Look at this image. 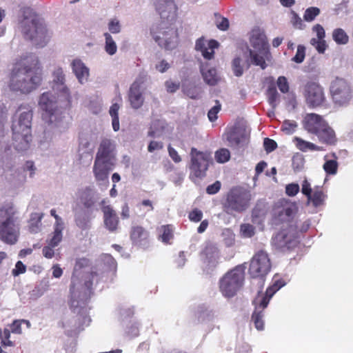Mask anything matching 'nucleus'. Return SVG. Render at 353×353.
Listing matches in <instances>:
<instances>
[{"label": "nucleus", "mask_w": 353, "mask_h": 353, "mask_svg": "<svg viewBox=\"0 0 353 353\" xmlns=\"http://www.w3.org/2000/svg\"><path fill=\"white\" fill-rule=\"evenodd\" d=\"M42 81V68L33 54H26L16 60L12 69L9 87L12 91L28 94Z\"/></svg>", "instance_id": "f257e3e1"}, {"label": "nucleus", "mask_w": 353, "mask_h": 353, "mask_svg": "<svg viewBox=\"0 0 353 353\" xmlns=\"http://www.w3.org/2000/svg\"><path fill=\"white\" fill-rule=\"evenodd\" d=\"M18 30L26 41L48 43L52 36L44 19L28 8L22 11Z\"/></svg>", "instance_id": "f03ea898"}, {"label": "nucleus", "mask_w": 353, "mask_h": 353, "mask_svg": "<svg viewBox=\"0 0 353 353\" xmlns=\"http://www.w3.org/2000/svg\"><path fill=\"white\" fill-rule=\"evenodd\" d=\"M17 112L18 120L12 126L13 145L17 150L23 151L29 148L32 141V108L28 104H21Z\"/></svg>", "instance_id": "7ed1b4c3"}, {"label": "nucleus", "mask_w": 353, "mask_h": 353, "mask_svg": "<svg viewBox=\"0 0 353 353\" xmlns=\"http://www.w3.org/2000/svg\"><path fill=\"white\" fill-rule=\"evenodd\" d=\"M12 203L0 208V240L8 245L15 244L20 234V223Z\"/></svg>", "instance_id": "20e7f679"}, {"label": "nucleus", "mask_w": 353, "mask_h": 353, "mask_svg": "<svg viewBox=\"0 0 353 353\" xmlns=\"http://www.w3.org/2000/svg\"><path fill=\"white\" fill-rule=\"evenodd\" d=\"M245 279V268L237 265L228 272L219 281V288L225 297H233L243 286Z\"/></svg>", "instance_id": "39448f33"}, {"label": "nucleus", "mask_w": 353, "mask_h": 353, "mask_svg": "<svg viewBox=\"0 0 353 353\" xmlns=\"http://www.w3.org/2000/svg\"><path fill=\"white\" fill-rule=\"evenodd\" d=\"M251 194L249 191L241 188H234L228 193L226 199L223 204V210L228 214L233 212H242L250 205Z\"/></svg>", "instance_id": "423d86ee"}, {"label": "nucleus", "mask_w": 353, "mask_h": 353, "mask_svg": "<svg viewBox=\"0 0 353 353\" xmlns=\"http://www.w3.org/2000/svg\"><path fill=\"white\" fill-rule=\"evenodd\" d=\"M271 261L269 256L264 250L256 252L252 256L248 270L252 278L265 277L270 271Z\"/></svg>", "instance_id": "0eeeda50"}, {"label": "nucleus", "mask_w": 353, "mask_h": 353, "mask_svg": "<svg viewBox=\"0 0 353 353\" xmlns=\"http://www.w3.org/2000/svg\"><path fill=\"white\" fill-rule=\"evenodd\" d=\"M190 170L196 178H203L205 176L208 169L210 154L207 152H201L195 148L190 150Z\"/></svg>", "instance_id": "6e6552de"}, {"label": "nucleus", "mask_w": 353, "mask_h": 353, "mask_svg": "<svg viewBox=\"0 0 353 353\" xmlns=\"http://www.w3.org/2000/svg\"><path fill=\"white\" fill-rule=\"evenodd\" d=\"M298 238L297 232L292 226L280 230L272 237V243L280 251L290 250L296 245Z\"/></svg>", "instance_id": "1a4fd4ad"}, {"label": "nucleus", "mask_w": 353, "mask_h": 353, "mask_svg": "<svg viewBox=\"0 0 353 353\" xmlns=\"http://www.w3.org/2000/svg\"><path fill=\"white\" fill-rule=\"evenodd\" d=\"M303 94L306 104L312 108L321 107L326 101L323 87L315 82H308L305 84Z\"/></svg>", "instance_id": "9d476101"}, {"label": "nucleus", "mask_w": 353, "mask_h": 353, "mask_svg": "<svg viewBox=\"0 0 353 353\" xmlns=\"http://www.w3.org/2000/svg\"><path fill=\"white\" fill-rule=\"evenodd\" d=\"M330 92L334 103L340 105L347 103L352 97L348 83L342 79H336L332 83Z\"/></svg>", "instance_id": "9b49d317"}, {"label": "nucleus", "mask_w": 353, "mask_h": 353, "mask_svg": "<svg viewBox=\"0 0 353 353\" xmlns=\"http://www.w3.org/2000/svg\"><path fill=\"white\" fill-rule=\"evenodd\" d=\"M155 8L163 22L172 24L176 21L178 7L174 0H157Z\"/></svg>", "instance_id": "f8f14e48"}, {"label": "nucleus", "mask_w": 353, "mask_h": 353, "mask_svg": "<svg viewBox=\"0 0 353 353\" xmlns=\"http://www.w3.org/2000/svg\"><path fill=\"white\" fill-rule=\"evenodd\" d=\"M252 48H249L248 46H245V50L243 48H241V50L244 52L245 55H249L253 65L265 69L267 66L265 59H268L269 54L268 46H252Z\"/></svg>", "instance_id": "ddd939ff"}, {"label": "nucleus", "mask_w": 353, "mask_h": 353, "mask_svg": "<svg viewBox=\"0 0 353 353\" xmlns=\"http://www.w3.org/2000/svg\"><path fill=\"white\" fill-rule=\"evenodd\" d=\"M52 89L59 92L68 104L71 101V95L69 88L65 85V74L62 68L57 67L52 72Z\"/></svg>", "instance_id": "4468645a"}, {"label": "nucleus", "mask_w": 353, "mask_h": 353, "mask_svg": "<svg viewBox=\"0 0 353 353\" xmlns=\"http://www.w3.org/2000/svg\"><path fill=\"white\" fill-rule=\"evenodd\" d=\"M39 105L44 112L42 114L43 118L49 123H52V117L57 110L54 97L50 92L43 93L40 97Z\"/></svg>", "instance_id": "2eb2a0df"}, {"label": "nucleus", "mask_w": 353, "mask_h": 353, "mask_svg": "<svg viewBox=\"0 0 353 353\" xmlns=\"http://www.w3.org/2000/svg\"><path fill=\"white\" fill-rule=\"evenodd\" d=\"M200 256L208 268H215L219 263L220 252L215 244L208 242L201 252Z\"/></svg>", "instance_id": "dca6fc26"}, {"label": "nucleus", "mask_w": 353, "mask_h": 353, "mask_svg": "<svg viewBox=\"0 0 353 353\" xmlns=\"http://www.w3.org/2000/svg\"><path fill=\"white\" fill-rule=\"evenodd\" d=\"M130 237L132 244L137 247L145 249L150 245V233L142 226H132L130 230Z\"/></svg>", "instance_id": "f3484780"}, {"label": "nucleus", "mask_w": 353, "mask_h": 353, "mask_svg": "<svg viewBox=\"0 0 353 353\" xmlns=\"http://www.w3.org/2000/svg\"><path fill=\"white\" fill-rule=\"evenodd\" d=\"M105 200H103L101 202V211L103 214V223L105 228L108 231L113 232L118 228L119 223V217L112 206L110 205H105Z\"/></svg>", "instance_id": "a211bd4d"}, {"label": "nucleus", "mask_w": 353, "mask_h": 353, "mask_svg": "<svg viewBox=\"0 0 353 353\" xmlns=\"http://www.w3.org/2000/svg\"><path fill=\"white\" fill-rule=\"evenodd\" d=\"M327 123L317 114L310 113L305 117L303 126L309 133L316 134Z\"/></svg>", "instance_id": "6ab92c4d"}, {"label": "nucleus", "mask_w": 353, "mask_h": 353, "mask_svg": "<svg viewBox=\"0 0 353 353\" xmlns=\"http://www.w3.org/2000/svg\"><path fill=\"white\" fill-rule=\"evenodd\" d=\"M113 163L110 161L95 159L93 173L97 181H103L108 178V174Z\"/></svg>", "instance_id": "aec40b11"}, {"label": "nucleus", "mask_w": 353, "mask_h": 353, "mask_svg": "<svg viewBox=\"0 0 353 353\" xmlns=\"http://www.w3.org/2000/svg\"><path fill=\"white\" fill-rule=\"evenodd\" d=\"M114 150V146L111 140L104 139L100 143L95 159L112 162Z\"/></svg>", "instance_id": "412c9836"}, {"label": "nucleus", "mask_w": 353, "mask_h": 353, "mask_svg": "<svg viewBox=\"0 0 353 353\" xmlns=\"http://www.w3.org/2000/svg\"><path fill=\"white\" fill-rule=\"evenodd\" d=\"M225 138L230 147H236L241 142L248 139L247 135L241 129L233 127L228 130L225 134Z\"/></svg>", "instance_id": "4be33fe9"}, {"label": "nucleus", "mask_w": 353, "mask_h": 353, "mask_svg": "<svg viewBox=\"0 0 353 353\" xmlns=\"http://www.w3.org/2000/svg\"><path fill=\"white\" fill-rule=\"evenodd\" d=\"M78 199L81 204L87 209L92 208L96 203L94 192L90 187L80 190L78 192Z\"/></svg>", "instance_id": "5701e85b"}, {"label": "nucleus", "mask_w": 353, "mask_h": 353, "mask_svg": "<svg viewBox=\"0 0 353 353\" xmlns=\"http://www.w3.org/2000/svg\"><path fill=\"white\" fill-rule=\"evenodd\" d=\"M90 265V260L87 258L77 259L75 262V265L73 270V273L71 279V285L70 288V292L72 296L76 294V285L78 283V279L76 276V274L81 271L82 269L87 268Z\"/></svg>", "instance_id": "b1692460"}, {"label": "nucleus", "mask_w": 353, "mask_h": 353, "mask_svg": "<svg viewBox=\"0 0 353 353\" xmlns=\"http://www.w3.org/2000/svg\"><path fill=\"white\" fill-rule=\"evenodd\" d=\"M129 101L134 109L141 108L143 103V97L140 90V85L134 82L132 84L129 91Z\"/></svg>", "instance_id": "393cba45"}, {"label": "nucleus", "mask_w": 353, "mask_h": 353, "mask_svg": "<svg viewBox=\"0 0 353 353\" xmlns=\"http://www.w3.org/2000/svg\"><path fill=\"white\" fill-rule=\"evenodd\" d=\"M320 142L326 145H335L337 139L334 130L329 126L328 123L324 126L319 133L316 134Z\"/></svg>", "instance_id": "a878e982"}, {"label": "nucleus", "mask_w": 353, "mask_h": 353, "mask_svg": "<svg viewBox=\"0 0 353 353\" xmlns=\"http://www.w3.org/2000/svg\"><path fill=\"white\" fill-rule=\"evenodd\" d=\"M72 71L81 83L86 81L89 77V69L80 59H74L72 63Z\"/></svg>", "instance_id": "bb28decb"}, {"label": "nucleus", "mask_w": 353, "mask_h": 353, "mask_svg": "<svg viewBox=\"0 0 353 353\" xmlns=\"http://www.w3.org/2000/svg\"><path fill=\"white\" fill-rule=\"evenodd\" d=\"M297 212V207L295 204H290L284 207L275 216V219L279 223L290 221Z\"/></svg>", "instance_id": "cd10ccee"}, {"label": "nucleus", "mask_w": 353, "mask_h": 353, "mask_svg": "<svg viewBox=\"0 0 353 353\" xmlns=\"http://www.w3.org/2000/svg\"><path fill=\"white\" fill-rule=\"evenodd\" d=\"M251 44H267L268 40L265 32L259 27H254L249 34Z\"/></svg>", "instance_id": "c85d7f7f"}, {"label": "nucleus", "mask_w": 353, "mask_h": 353, "mask_svg": "<svg viewBox=\"0 0 353 353\" xmlns=\"http://www.w3.org/2000/svg\"><path fill=\"white\" fill-rule=\"evenodd\" d=\"M201 72L205 82L210 85H215L219 81L216 70L214 68L207 69L205 66L202 65Z\"/></svg>", "instance_id": "c756f323"}, {"label": "nucleus", "mask_w": 353, "mask_h": 353, "mask_svg": "<svg viewBox=\"0 0 353 353\" xmlns=\"http://www.w3.org/2000/svg\"><path fill=\"white\" fill-rule=\"evenodd\" d=\"M294 141L296 143V148L302 151V152H307L308 150L310 151H321L323 150L322 147L318 146L311 142L306 141L301 138L299 137H295L294 139Z\"/></svg>", "instance_id": "7c9ffc66"}, {"label": "nucleus", "mask_w": 353, "mask_h": 353, "mask_svg": "<svg viewBox=\"0 0 353 353\" xmlns=\"http://www.w3.org/2000/svg\"><path fill=\"white\" fill-rule=\"evenodd\" d=\"M63 224H54V230L52 234V237L48 241V243L51 247L57 246L59 243L62 241L63 234L62 231L63 230Z\"/></svg>", "instance_id": "2f4dec72"}, {"label": "nucleus", "mask_w": 353, "mask_h": 353, "mask_svg": "<svg viewBox=\"0 0 353 353\" xmlns=\"http://www.w3.org/2000/svg\"><path fill=\"white\" fill-rule=\"evenodd\" d=\"M326 195L323 192L322 188L315 187L312 193V197L308 199V200L312 201L314 207H319L323 204Z\"/></svg>", "instance_id": "473e14b6"}, {"label": "nucleus", "mask_w": 353, "mask_h": 353, "mask_svg": "<svg viewBox=\"0 0 353 353\" xmlns=\"http://www.w3.org/2000/svg\"><path fill=\"white\" fill-rule=\"evenodd\" d=\"M42 213H32L30 216L29 231L31 233H37L41 225Z\"/></svg>", "instance_id": "72a5a7b5"}, {"label": "nucleus", "mask_w": 353, "mask_h": 353, "mask_svg": "<svg viewBox=\"0 0 353 353\" xmlns=\"http://www.w3.org/2000/svg\"><path fill=\"white\" fill-rule=\"evenodd\" d=\"M120 106L118 103H113L109 110V113L112 117V128L115 132H117L119 130V110Z\"/></svg>", "instance_id": "f704fd0d"}, {"label": "nucleus", "mask_w": 353, "mask_h": 353, "mask_svg": "<svg viewBox=\"0 0 353 353\" xmlns=\"http://www.w3.org/2000/svg\"><path fill=\"white\" fill-rule=\"evenodd\" d=\"M332 39L337 44H347L349 37L342 28H336L332 32Z\"/></svg>", "instance_id": "c9c22d12"}, {"label": "nucleus", "mask_w": 353, "mask_h": 353, "mask_svg": "<svg viewBox=\"0 0 353 353\" xmlns=\"http://www.w3.org/2000/svg\"><path fill=\"white\" fill-rule=\"evenodd\" d=\"M285 283L282 279L274 277L272 285H270L265 291L266 294H268L269 297H272L279 290L285 285Z\"/></svg>", "instance_id": "e433bc0d"}, {"label": "nucleus", "mask_w": 353, "mask_h": 353, "mask_svg": "<svg viewBox=\"0 0 353 353\" xmlns=\"http://www.w3.org/2000/svg\"><path fill=\"white\" fill-rule=\"evenodd\" d=\"M162 234L159 236V239L165 244L170 243L173 238V228L171 225L161 226L160 229Z\"/></svg>", "instance_id": "4c0bfd02"}, {"label": "nucleus", "mask_w": 353, "mask_h": 353, "mask_svg": "<svg viewBox=\"0 0 353 353\" xmlns=\"http://www.w3.org/2000/svg\"><path fill=\"white\" fill-rule=\"evenodd\" d=\"M217 47L219 46H208V47H206V46H195V49L196 51L201 52L205 59L210 60L214 57V49Z\"/></svg>", "instance_id": "58836bf2"}, {"label": "nucleus", "mask_w": 353, "mask_h": 353, "mask_svg": "<svg viewBox=\"0 0 353 353\" xmlns=\"http://www.w3.org/2000/svg\"><path fill=\"white\" fill-rule=\"evenodd\" d=\"M312 31L316 34L319 41H316L315 39H313L311 44H325L324 40L325 32L323 27L320 24H316L313 26Z\"/></svg>", "instance_id": "ea45409f"}, {"label": "nucleus", "mask_w": 353, "mask_h": 353, "mask_svg": "<svg viewBox=\"0 0 353 353\" xmlns=\"http://www.w3.org/2000/svg\"><path fill=\"white\" fill-rule=\"evenodd\" d=\"M263 316L264 314L262 310H254L252 313V321L258 330H263L264 329Z\"/></svg>", "instance_id": "a19ab883"}, {"label": "nucleus", "mask_w": 353, "mask_h": 353, "mask_svg": "<svg viewBox=\"0 0 353 353\" xmlns=\"http://www.w3.org/2000/svg\"><path fill=\"white\" fill-rule=\"evenodd\" d=\"M214 158L216 162L224 163L230 159V152L226 148H221L215 152Z\"/></svg>", "instance_id": "79ce46f5"}, {"label": "nucleus", "mask_w": 353, "mask_h": 353, "mask_svg": "<svg viewBox=\"0 0 353 353\" xmlns=\"http://www.w3.org/2000/svg\"><path fill=\"white\" fill-rule=\"evenodd\" d=\"M121 27L120 20L117 17H112L108 20V28L111 33H119L121 31Z\"/></svg>", "instance_id": "37998d69"}, {"label": "nucleus", "mask_w": 353, "mask_h": 353, "mask_svg": "<svg viewBox=\"0 0 353 353\" xmlns=\"http://www.w3.org/2000/svg\"><path fill=\"white\" fill-rule=\"evenodd\" d=\"M11 331L8 328L0 329L1 344L3 347L14 346V343L10 340Z\"/></svg>", "instance_id": "c03bdc74"}, {"label": "nucleus", "mask_w": 353, "mask_h": 353, "mask_svg": "<svg viewBox=\"0 0 353 353\" xmlns=\"http://www.w3.org/2000/svg\"><path fill=\"white\" fill-rule=\"evenodd\" d=\"M158 27L157 26H153L150 28V34L153 37L155 42L159 43L164 42V44H170V41H168L165 37V32H159L157 34L156 32V30H157Z\"/></svg>", "instance_id": "a18cd8bd"}, {"label": "nucleus", "mask_w": 353, "mask_h": 353, "mask_svg": "<svg viewBox=\"0 0 353 353\" xmlns=\"http://www.w3.org/2000/svg\"><path fill=\"white\" fill-rule=\"evenodd\" d=\"M338 163L335 160H328L323 164V169L326 174L330 175L336 174L338 170Z\"/></svg>", "instance_id": "49530a36"}, {"label": "nucleus", "mask_w": 353, "mask_h": 353, "mask_svg": "<svg viewBox=\"0 0 353 353\" xmlns=\"http://www.w3.org/2000/svg\"><path fill=\"white\" fill-rule=\"evenodd\" d=\"M267 96L268 98L269 103L274 108L276 106V101L278 98V92L274 84L270 85L267 90Z\"/></svg>", "instance_id": "de8ad7c7"}, {"label": "nucleus", "mask_w": 353, "mask_h": 353, "mask_svg": "<svg viewBox=\"0 0 353 353\" xmlns=\"http://www.w3.org/2000/svg\"><path fill=\"white\" fill-rule=\"evenodd\" d=\"M320 14V9L316 7H310L305 11L303 19L308 22L312 21Z\"/></svg>", "instance_id": "09e8293b"}, {"label": "nucleus", "mask_w": 353, "mask_h": 353, "mask_svg": "<svg viewBox=\"0 0 353 353\" xmlns=\"http://www.w3.org/2000/svg\"><path fill=\"white\" fill-rule=\"evenodd\" d=\"M232 68L234 74L236 77H241L243 74V68L241 65V59L239 57H236L233 59Z\"/></svg>", "instance_id": "8fccbe9b"}, {"label": "nucleus", "mask_w": 353, "mask_h": 353, "mask_svg": "<svg viewBox=\"0 0 353 353\" xmlns=\"http://www.w3.org/2000/svg\"><path fill=\"white\" fill-rule=\"evenodd\" d=\"M76 225L82 230L90 228V219L86 216H78L75 219Z\"/></svg>", "instance_id": "3c124183"}, {"label": "nucleus", "mask_w": 353, "mask_h": 353, "mask_svg": "<svg viewBox=\"0 0 353 353\" xmlns=\"http://www.w3.org/2000/svg\"><path fill=\"white\" fill-rule=\"evenodd\" d=\"M241 232L244 237L250 238L254 235V227L250 223L241 224Z\"/></svg>", "instance_id": "603ef678"}, {"label": "nucleus", "mask_w": 353, "mask_h": 353, "mask_svg": "<svg viewBox=\"0 0 353 353\" xmlns=\"http://www.w3.org/2000/svg\"><path fill=\"white\" fill-rule=\"evenodd\" d=\"M305 48L304 46H298L296 53L295 56L292 58V60L297 63H302L305 59Z\"/></svg>", "instance_id": "864d4df0"}, {"label": "nucleus", "mask_w": 353, "mask_h": 353, "mask_svg": "<svg viewBox=\"0 0 353 353\" xmlns=\"http://www.w3.org/2000/svg\"><path fill=\"white\" fill-rule=\"evenodd\" d=\"M292 17H291V23L294 28L296 29H303L305 25L303 23L301 17L294 11H292Z\"/></svg>", "instance_id": "5fc2aeb1"}, {"label": "nucleus", "mask_w": 353, "mask_h": 353, "mask_svg": "<svg viewBox=\"0 0 353 353\" xmlns=\"http://www.w3.org/2000/svg\"><path fill=\"white\" fill-rule=\"evenodd\" d=\"M188 218L192 222H199L203 218V212L201 210L194 208L189 212Z\"/></svg>", "instance_id": "6e6d98bb"}, {"label": "nucleus", "mask_w": 353, "mask_h": 353, "mask_svg": "<svg viewBox=\"0 0 353 353\" xmlns=\"http://www.w3.org/2000/svg\"><path fill=\"white\" fill-rule=\"evenodd\" d=\"M299 190L298 183H292L285 186V194L289 196H294L298 194Z\"/></svg>", "instance_id": "4d7b16f0"}, {"label": "nucleus", "mask_w": 353, "mask_h": 353, "mask_svg": "<svg viewBox=\"0 0 353 353\" xmlns=\"http://www.w3.org/2000/svg\"><path fill=\"white\" fill-rule=\"evenodd\" d=\"M277 85L280 91L283 93H287L289 91V84L287 79L283 77H279L277 79Z\"/></svg>", "instance_id": "13d9d810"}, {"label": "nucleus", "mask_w": 353, "mask_h": 353, "mask_svg": "<svg viewBox=\"0 0 353 353\" xmlns=\"http://www.w3.org/2000/svg\"><path fill=\"white\" fill-rule=\"evenodd\" d=\"M297 127V125L295 121H290L289 120H285L282 125V130L285 132L287 134H291L293 131H294L295 128Z\"/></svg>", "instance_id": "bf43d9fd"}, {"label": "nucleus", "mask_w": 353, "mask_h": 353, "mask_svg": "<svg viewBox=\"0 0 353 353\" xmlns=\"http://www.w3.org/2000/svg\"><path fill=\"white\" fill-rule=\"evenodd\" d=\"M263 146L267 152H270L277 148V143L273 139L265 138L263 141Z\"/></svg>", "instance_id": "052dcab7"}, {"label": "nucleus", "mask_w": 353, "mask_h": 353, "mask_svg": "<svg viewBox=\"0 0 353 353\" xmlns=\"http://www.w3.org/2000/svg\"><path fill=\"white\" fill-rule=\"evenodd\" d=\"M98 274L95 272H91L88 275L85 283H84V287L85 288L90 292L92 288L93 285V279L94 276H97Z\"/></svg>", "instance_id": "680f3d73"}, {"label": "nucleus", "mask_w": 353, "mask_h": 353, "mask_svg": "<svg viewBox=\"0 0 353 353\" xmlns=\"http://www.w3.org/2000/svg\"><path fill=\"white\" fill-rule=\"evenodd\" d=\"M221 187V182L219 181H216L213 184H211L207 187L206 192L208 194H214L220 190Z\"/></svg>", "instance_id": "e2e57ef3"}, {"label": "nucleus", "mask_w": 353, "mask_h": 353, "mask_svg": "<svg viewBox=\"0 0 353 353\" xmlns=\"http://www.w3.org/2000/svg\"><path fill=\"white\" fill-rule=\"evenodd\" d=\"M26 265L20 261H17L15 265V268L12 270V274L13 276H16L21 274H23L26 272Z\"/></svg>", "instance_id": "0e129e2a"}, {"label": "nucleus", "mask_w": 353, "mask_h": 353, "mask_svg": "<svg viewBox=\"0 0 353 353\" xmlns=\"http://www.w3.org/2000/svg\"><path fill=\"white\" fill-rule=\"evenodd\" d=\"M21 324L22 321L21 320H14L10 325L9 330L11 332L14 334H21Z\"/></svg>", "instance_id": "69168bd1"}, {"label": "nucleus", "mask_w": 353, "mask_h": 353, "mask_svg": "<svg viewBox=\"0 0 353 353\" xmlns=\"http://www.w3.org/2000/svg\"><path fill=\"white\" fill-rule=\"evenodd\" d=\"M301 192L307 197V199L312 197V193L313 192L311 188L310 183L306 179L303 181Z\"/></svg>", "instance_id": "338daca9"}, {"label": "nucleus", "mask_w": 353, "mask_h": 353, "mask_svg": "<svg viewBox=\"0 0 353 353\" xmlns=\"http://www.w3.org/2000/svg\"><path fill=\"white\" fill-rule=\"evenodd\" d=\"M163 148V143L161 141H151L148 146V150L153 152L155 150H160Z\"/></svg>", "instance_id": "774afa93"}]
</instances>
